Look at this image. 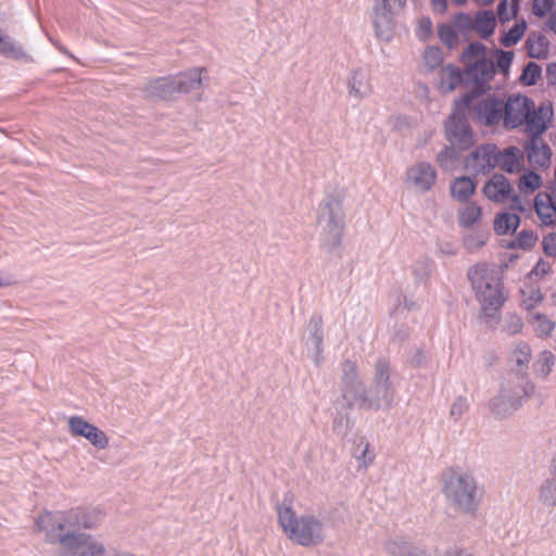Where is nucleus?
<instances>
[{"instance_id":"obj_57","label":"nucleus","mask_w":556,"mask_h":556,"mask_svg":"<svg viewBox=\"0 0 556 556\" xmlns=\"http://www.w3.org/2000/svg\"><path fill=\"white\" fill-rule=\"evenodd\" d=\"M515 14H516L515 10H511L510 12H508L506 0H503L500 2L498 7H497V15L502 22L509 21L510 17L514 16Z\"/></svg>"},{"instance_id":"obj_53","label":"nucleus","mask_w":556,"mask_h":556,"mask_svg":"<svg viewBox=\"0 0 556 556\" xmlns=\"http://www.w3.org/2000/svg\"><path fill=\"white\" fill-rule=\"evenodd\" d=\"M554 3V0H533L532 12L534 15L543 17L552 11Z\"/></svg>"},{"instance_id":"obj_59","label":"nucleus","mask_w":556,"mask_h":556,"mask_svg":"<svg viewBox=\"0 0 556 556\" xmlns=\"http://www.w3.org/2000/svg\"><path fill=\"white\" fill-rule=\"evenodd\" d=\"M431 5L434 12L444 14L447 10V0H431Z\"/></svg>"},{"instance_id":"obj_55","label":"nucleus","mask_w":556,"mask_h":556,"mask_svg":"<svg viewBox=\"0 0 556 556\" xmlns=\"http://www.w3.org/2000/svg\"><path fill=\"white\" fill-rule=\"evenodd\" d=\"M543 301V294L540 289H531L529 298L522 301L526 309H531Z\"/></svg>"},{"instance_id":"obj_26","label":"nucleus","mask_w":556,"mask_h":556,"mask_svg":"<svg viewBox=\"0 0 556 556\" xmlns=\"http://www.w3.org/2000/svg\"><path fill=\"white\" fill-rule=\"evenodd\" d=\"M539 502L545 507H556V456L552 460L549 477L539 488Z\"/></svg>"},{"instance_id":"obj_54","label":"nucleus","mask_w":556,"mask_h":556,"mask_svg":"<svg viewBox=\"0 0 556 556\" xmlns=\"http://www.w3.org/2000/svg\"><path fill=\"white\" fill-rule=\"evenodd\" d=\"M542 248L547 256H556V231L543 237Z\"/></svg>"},{"instance_id":"obj_15","label":"nucleus","mask_w":556,"mask_h":556,"mask_svg":"<svg viewBox=\"0 0 556 556\" xmlns=\"http://www.w3.org/2000/svg\"><path fill=\"white\" fill-rule=\"evenodd\" d=\"M495 74V64L488 59L477 60L465 68V80L473 86V92L483 93Z\"/></svg>"},{"instance_id":"obj_16","label":"nucleus","mask_w":556,"mask_h":556,"mask_svg":"<svg viewBox=\"0 0 556 556\" xmlns=\"http://www.w3.org/2000/svg\"><path fill=\"white\" fill-rule=\"evenodd\" d=\"M307 336L304 339L305 345L312 352V359L315 366L319 367L324 362V320L323 316L314 313L306 326Z\"/></svg>"},{"instance_id":"obj_33","label":"nucleus","mask_w":556,"mask_h":556,"mask_svg":"<svg viewBox=\"0 0 556 556\" xmlns=\"http://www.w3.org/2000/svg\"><path fill=\"white\" fill-rule=\"evenodd\" d=\"M465 79L464 74L457 66L447 65L442 67L440 72V85L442 89L447 91L454 90Z\"/></svg>"},{"instance_id":"obj_21","label":"nucleus","mask_w":556,"mask_h":556,"mask_svg":"<svg viewBox=\"0 0 556 556\" xmlns=\"http://www.w3.org/2000/svg\"><path fill=\"white\" fill-rule=\"evenodd\" d=\"M141 91L148 99H172L175 96L172 76L151 79L141 88Z\"/></svg>"},{"instance_id":"obj_12","label":"nucleus","mask_w":556,"mask_h":556,"mask_svg":"<svg viewBox=\"0 0 556 556\" xmlns=\"http://www.w3.org/2000/svg\"><path fill=\"white\" fill-rule=\"evenodd\" d=\"M498 148L494 143H482L468 153L464 167L475 175L489 174L497 166Z\"/></svg>"},{"instance_id":"obj_52","label":"nucleus","mask_w":556,"mask_h":556,"mask_svg":"<svg viewBox=\"0 0 556 556\" xmlns=\"http://www.w3.org/2000/svg\"><path fill=\"white\" fill-rule=\"evenodd\" d=\"M431 33H432V22H431L430 17H428V16L421 17L418 22V26L416 29L417 37L420 40L425 41L430 37Z\"/></svg>"},{"instance_id":"obj_43","label":"nucleus","mask_w":556,"mask_h":556,"mask_svg":"<svg viewBox=\"0 0 556 556\" xmlns=\"http://www.w3.org/2000/svg\"><path fill=\"white\" fill-rule=\"evenodd\" d=\"M438 36L450 49H453L458 43V35L450 24H440L438 26Z\"/></svg>"},{"instance_id":"obj_36","label":"nucleus","mask_w":556,"mask_h":556,"mask_svg":"<svg viewBox=\"0 0 556 556\" xmlns=\"http://www.w3.org/2000/svg\"><path fill=\"white\" fill-rule=\"evenodd\" d=\"M459 150L453 146H445L437 156L439 166L446 172L457 168L459 163Z\"/></svg>"},{"instance_id":"obj_42","label":"nucleus","mask_w":556,"mask_h":556,"mask_svg":"<svg viewBox=\"0 0 556 556\" xmlns=\"http://www.w3.org/2000/svg\"><path fill=\"white\" fill-rule=\"evenodd\" d=\"M542 68L541 66L535 62H529L521 75H520V81L525 86H533L536 84L538 79L541 77Z\"/></svg>"},{"instance_id":"obj_18","label":"nucleus","mask_w":556,"mask_h":556,"mask_svg":"<svg viewBox=\"0 0 556 556\" xmlns=\"http://www.w3.org/2000/svg\"><path fill=\"white\" fill-rule=\"evenodd\" d=\"M437 180V172L428 162H419L407 169L406 184L417 191L427 192Z\"/></svg>"},{"instance_id":"obj_14","label":"nucleus","mask_w":556,"mask_h":556,"mask_svg":"<svg viewBox=\"0 0 556 556\" xmlns=\"http://www.w3.org/2000/svg\"><path fill=\"white\" fill-rule=\"evenodd\" d=\"M68 430L73 437L85 438L98 450H105L109 446L110 439L106 433L81 416L75 415L68 418Z\"/></svg>"},{"instance_id":"obj_9","label":"nucleus","mask_w":556,"mask_h":556,"mask_svg":"<svg viewBox=\"0 0 556 556\" xmlns=\"http://www.w3.org/2000/svg\"><path fill=\"white\" fill-rule=\"evenodd\" d=\"M367 393V409H388L392 406L395 389L391 381L390 363L386 358L376 362L372 382Z\"/></svg>"},{"instance_id":"obj_17","label":"nucleus","mask_w":556,"mask_h":556,"mask_svg":"<svg viewBox=\"0 0 556 556\" xmlns=\"http://www.w3.org/2000/svg\"><path fill=\"white\" fill-rule=\"evenodd\" d=\"M371 22L377 38L383 41H390L394 35L391 2L374 1Z\"/></svg>"},{"instance_id":"obj_60","label":"nucleus","mask_w":556,"mask_h":556,"mask_svg":"<svg viewBox=\"0 0 556 556\" xmlns=\"http://www.w3.org/2000/svg\"><path fill=\"white\" fill-rule=\"evenodd\" d=\"M16 282L14 276L12 275H2L0 274V288L2 287H10Z\"/></svg>"},{"instance_id":"obj_29","label":"nucleus","mask_w":556,"mask_h":556,"mask_svg":"<svg viewBox=\"0 0 556 556\" xmlns=\"http://www.w3.org/2000/svg\"><path fill=\"white\" fill-rule=\"evenodd\" d=\"M384 551L392 556H426V553L402 539L388 540Z\"/></svg>"},{"instance_id":"obj_3","label":"nucleus","mask_w":556,"mask_h":556,"mask_svg":"<svg viewBox=\"0 0 556 556\" xmlns=\"http://www.w3.org/2000/svg\"><path fill=\"white\" fill-rule=\"evenodd\" d=\"M104 519V511L98 507L94 508H74L67 511H46L41 514L36 527L38 531L50 533H66V531H79L80 529L93 530L98 528Z\"/></svg>"},{"instance_id":"obj_28","label":"nucleus","mask_w":556,"mask_h":556,"mask_svg":"<svg viewBox=\"0 0 556 556\" xmlns=\"http://www.w3.org/2000/svg\"><path fill=\"white\" fill-rule=\"evenodd\" d=\"M519 225V214L510 211H503L496 214L494 218L493 228L497 235L504 236L515 232Z\"/></svg>"},{"instance_id":"obj_23","label":"nucleus","mask_w":556,"mask_h":556,"mask_svg":"<svg viewBox=\"0 0 556 556\" xmlns=\"http://www.w3.org/2000/svg\"><path fill=\"white\" fill-rule=\"evenodd\" d=\"M204 71V67H194L185 73L172 76L175 94L188 93L200 88L202 84L201 74Z\"/></svg>"},{"instance_id":"obj_49","label":"nucleus","mask_w":556,"mask_h":556,"mask_svg":"<svg viewBox=\"0 0 556 556\" xmlns=\"http://www.w3.org/2000/svg\"><path fill=\"white\" fill-rule=\"evenodd\" d=\"M454 26L462 33L473 29V18L467 13H457L453 16Z\"/></svg>"},{"instance_id":"obj_1","label":"nucleus","mask_w":556,"mask_h":556,"mask_svg":"<svg viewBox=\"0 0 556 556\" xmlns=\"http://www.w3.org/2000/svg\"><path fill=\"white\" fill-rule=\"evenodd\" d=\"M467 276L481 306L482 315L485 317L494 316L507 300V292L498 268L481 263L471 267Z\"/></svg>"},{"instance_id":"obj_25","label":"nucleus","mask_w":556,"mask_h":556,"mask_svg":"<svg viewBox=\"0 0 556 556\" xmlns=\"http://www.w3.org/2000/svg\"><path fill=\"white\" fill-rule=\"evenodd\" d=\"M527 156L531 164L540 167H546L551 162V150L541 137L530 138L526 146Z\"/></svg>"},{"instance_id":"obj_6","label":"nucleus","mask_w":556,"mask_h":556,"mask_svg":"<svg viewBox=\"0 0 556 556\" xmlns=\"http://www.w3.org/2000/svg\"><path fill=\"white\" fill-rule=\"evenodd\" d=\"M534 392V384L525 376L506 380L496 396L490 401V410L497 418H506L516 412Z\"/></svg>"},{"instance_id":"obj_63","label":"nucleus","mask_w":556,"mask_h":556,"mask_svg":"<svg viewBox=\"0 0 556 556\" xmlns=\"http://www.w3.org/2000/svg\"><path fill=\"white\" fill-rule=\"evenodd\" d=\"M425 355L420 352V351H417L416 355L412 358V364L414 366H421L424 363H425Z\"/></svg>"},{"instance_id":"obj_64","label":"nucleus","mask_w":556,"mask_h":556,"mask_svg":"<svg viewBox=\"0 0 556 556\" xmlns=\"http://www.w3.org/2000/svg\"><path fill=\"white\" fill-rule=\"evenodd\" d=\"M548 28L556 34V10L551 13L547 21Z\"/></svg>"},{"instance_id":"obj_8","label":"nucleus","mask_w":556,"mask_h":556,"mask_svg":"<svg viewBox=\"0 0 556 556\" xmlns=\"http://www.w3.org/2000/svg\"><path fill=\"white\" fill-rule=\"evenodd\" d=\"M462 102L477 125L488 128L503 125V97L486 94L475 98L472 93H467L462 98Z\"/></svg>"},{"instance_id":"obj_11","label":"nucleus","mask_w":556,"mask_h":556,"mask_svg":"<svg viewBox=\"0 0 556 556\" xmlns=\"http://www.w3.org/2000/svg\"><path fill=\"white\" fill-rule=\"evenodd\" d=\"M445 139L459 151H466L475 144L473 130L465 114L454 112L444 124Z\"/></svg>"},{"instance_id":"obj_56","label":"nucleus","mask_w":556,"mask_h":556,"mask_svg":"<svg viewBox=\"0 0 556 556\" xmlns=\"http://www.w3.org/2000/svg\"><path fill=\"white\" fill-rule=\"evenodd\" d=\"M551 270H552V266H551L549 262L544 261V260H540L535 264V266L532 269L531 274H533L535 276L543 277V276L547 275Z\"/></svg>"},{"instance_id":"obj_2","label":"nucleus","mask_w":556,"mask_h":556,"mask_svg":"<svg viewBox=\"0 0 556 556\" xmlns=\"http://www.w3.org/2000/svg\"><path fill=\"white\" fill-rule=\"evenodd\" d=\"M276 510L282 532L292 542L301 546H314L324 541L323 522L314 515L296 516L287 497L277 505Z\"/></svg>"},{"instance_id":"obj_20","label":"nucleus","mask_w":556,"mask_h":556,"mask_svg":"<svg viewBox=\"0 0 556 556\" xmlns=\"http://www.w3.org/2000/svg\"><path fill=\"white\" fill-rule=\"evenodd\" d=\"M484 195L493 202L502 203L509 199L511 186L502 174H494L483 187Z\"/></svg>"},{"instance_id":"obj_39","label":"nucleus","mask_w":556,"mask_h":556,"mask_svg":"<svg viewBox=\"0 0 556 556\" xmlns=\"http://www.w3.org/2000/svg\"><path fill=\"white\" fill-rule=\"evenodd\" d=\"M538 241L536 233L531 229H522L516 238L508 244L509 248L522 250L532 249Z\"/></svg>"},{"instance_id":"obj_61","label":"nucleus","mask_w":556,"mask_h":556,"mask_svg":"<svg viewBox=\"0 0 556 556\" xmlns=\"http://www.w3.org/2000/svg\"><path fill=\"white\" fill-rule=\"evenodd\" d=\"M440 556H473V555H471L463 549L452 548V549L445 551Z\"/></svg>"},{"instance_id":"obj_24","label":"nucleus","mask_w":556,"mask_h":556,"mask_svg":"<svg viewBox=\"0 0 556 556\" xmlns=\"http://www.w3.org/2000/svg\"><path fill=\"white\" fill-rule=\"evenodd\" d=\"M552 116V112L546 108H539L535 110H529L528 117L525 119L527 131L530 134L531 138L541 137V135L547 128V122Z\"/></svg>"},{"instance_id":"obj_32","label":"nucleus","mask_w":556,"mask_h":556,"mask_svg":"<svg viewBox=\"0 0 556 556\" xmlns=\"http://www.w3.org/2000/svg\"><path fill=\"white\" fill-rule=\"evenodd\" d=\"M528 55L532 59H545L548 55L549 43L544 36L531 35L526 41Z\"/></svg>"},{"instance_id":"obj_31","label":"nucleus","mask_w":556,"mask_h":556,"mask_svg":"<svg viewBox=\"0 0 556 556\" xmlns=\"http://www.w3.org/2000/svg\"><path fill=\"white\" fill-rule=\"evenodd\" d=\"M495 26V16L491 11L478 12L473 18V29H476L483 39H486L494 33Z\"/></svg>"},{"instance_id":"obj_40","label":"nucleus","mask_w":556,"mask_h":556,"mask_svg":"<svg viewBox=\"0 0 556 556\" xmlns=\"http://www.w3.org/2000/svg\"><path fill=\"white\" fill-rule=\"evenodd\" d=\"M481 59H485V47L480 42L470 43L462 54V61L466 67Z\"/></svg>"},{"instance_id":"obj_37","label":"nucleus","mask_w":556,"mask_h":556,"mask_svg":"<svg viewBox=\"0 0 556 556\" xmlns=\"http://www.w3.org/2000/svg\"><path fill=\"white\" fill-rule=\"evenodd\" d=\"M481 215V207L475 202H469L459 211L458 223L460 226L469 228L480 220Z\"/></svg>"},{"instance_id":"obj_46","label":"nucleus","mask_w":556,"mask_h":556,"mask_svg":"<svg viewBox=\"0 0 556 556\" xmlns=\"http://www.w3.org/2000/svg\"><path fill=\"white\" fill-rule=\"evenodd\" d=\"M541 176L535 172L526 173L519 179V188L521 191L533 192L541 187Z\"/></svg>"},{"instance_id":"obj_38","label":"nucleus","mask_w":556,"mask_h":556,"mask_svg":"<svg viewBox=\"0 0 556 556\" xmlns=\"http://www.w3.org/2000/svg\"><path fill=\"white\" fill-rule=\"evenodd\" d=\"M530 323L535 334L539 338H548L555 329V323L545 314L535 313L532 315Z\"/></svg>"},{"instance_id":"obj_13","label":"nucleus","mask_w":556,"mask_h":556,"mask_svg":"<svg viewBox=\"0 0 556 556\" xmlns=\"http://www.w3.org/2000/svg\"><path fill=\"white\" fill-rule=\"evenodd\" d=\"M503 127L511 130L523 125L529 110L533 109V102L526 96L513 94L503 98Z\"/></svg>"},{"instance_id":"obj_47","label":"nucleus","mask_w":556,"mask_h":556,"mask_svg":"<svg viewBox=\"0 0 556 556\" xmlns=\"http://www.w3.org/2000/svg\"><path fill=\"white\" fill-rule=\"evenodd\" d=\"M523 329V320L522 318L517 315L509 313L506 315L503 324V331L507 334L514 336L518 334Z\"/></svg>"},{"instance_id":"obj_7","label":"nucleus","mask_w":556,"mask_h":556,"mask_svg":"<svg viewBox=\"0 0 556 556\" xmlns=\"http://www.w3.org/2000/svg\"><path fill=\"white\" fill-rule=\"evenodd\" d=\"M46 540L59 544L64 556H104L103 543L93 535L80 531H66V533L50 530L45 533Z\"/></svg>"},{"instance_id":"obj_50","label":"nucleus","mask_w":556,"mask_h":556,"mask_svg":"<svg viewBox=\"0 0 556 556\" xmlns=\"http://www.w3.org/2000/svg\"><path fill=\"white\" fill-rule=\"evenodd\" d=\"M486 239V233H472L464 239V244L468 251L473 252L482 248L485 244Z\"/></svg>"},{"instance_id":"obj_19","label":"nucleus","mask_w":556,"mask_h":556,"mask_svg":"<svg viewBox=\"0 0 556 556\" xmlns=\"http://www.w3.org/2000/svg\"><path fill=\"white\" fill-rule=\"evenodd\" d=\"M533 206L542 225H556V199L552 191L539 192L534 198Z\"/></svg>"},{"instance_id":"obj_44","label":"nucleus","mask_w":556,"mask_h":556,"mask_svg":"<svg viewBox=\"0 0 556 556\" xmlns=\"http://www.w3.org/2000/svg\"><path fill=\"white\" fill-rule=\"evenodd\" d=\"M526 23L522 21L516 23L502 38L501 42L504 47H511L516 45L526 31Z\"/></svg>"},{"instance_id":"obj_30","label":"nucleus","mask_w":556,"mask_h":556,"mask_svg":"<svg viewBox=\"0 0 556 556\" xmlns=\"http://www.w3.org/2000/svg\"><path fill=\"white\" fill-rule=\"evenodd\" d=\"M475 190V181L467 176L458 177L451 184V194L458 202H466Z\"/></svg>"},{"instance_id":"obj_41","label":"nucleus","mask_w":556,"mask_h":556,"mask_svg":"<svg viewBox=\"0 0 556 556\" xmlns=\"http://www.w3.org/2000/svg\"><path fill=\"white\" fill-rule=\"evenodd\" d=\"M555 365V356L551 351H543L540 353L538 361L535 362V370L542 377H547Z\"/></svg>"},{"instance_id":"obj_45","label":"nucleus","mask_w":556,"mask_h":556,"mask_svg":"<svg viewBox=\"0 0 556 556\" xmlns=\"http://www.w3.org/2000/svg\"><path fill=\"white\" fill-rule=\"evenodd\" d=\"M425 65L428 71H433L443 63V53L439 47H429L424 53Z\"/></svg>"},{"instance_id":"obj_58","label":"nucleus","mask_w":556,"mask_h":556,"mask_svg":"<svg viewBox=\"0 0 556 556\" xmlns=\"http://www.w3.org/2000/svg\"><path fill=\"white\" fill-rule=\"evenodd\" d=\"M507 211L515 212V213H521L527 211L526 203L518 197L515 195L511 199V204Z\"/></svg>"},{"instance_id":"obj_62","label":"nucleus","mask_w":556,"mask_h":556,"mask_svg":"<svg viewBox=\"0 0 556 556\" xmlns=\"http://www.w3.org/2000/svg\"><path fill=\"white\" fill-rule=\"evenodd\" d=\"M547 76L551 83H556V63H552L547 66Z\"/></svg>"},{"instance_id":"obj_51","label":"nucleus","mask_w":556,"mask_h":556,"mask_svg":"<svg viewBox=\"0 0 556 556\" xmlns=\"http://www.w3.org/2000/svg\"><path fill=\"white\" fill-rule=\"evenodd\" d=\"M496 54V63H494L495 67L503 71L504 73H507L513 62L514 52L497 50Z\"/></svg>"},{"instance_id":"obj_5","label":"nucleus","mask_w":556,"mask_h":556,"mask_svg":"<svg viewBox=\"0 0 556 556\" xmlns=\"http://www.w3.org/2000/svg\"><path fill=\"white\" fill-rule=\"evenodd\" d=\"M318 225L323 231V245L329 251L337 249L345 227L343 199L339 194H328L318 207Z\"/></svg>"},{"instance_id":"obj_22","label":"nucleus","mask_w":556,"mask_h":556,"mask_svg":"<svg viewBox=\"0 0 556 556\" xmlns=\"http://www.w3.org/2000/svg\"><path fill=\"white\" fill-rule=\"evenodd\" d=\"M350 97L361 101L372 92L368 74L357 68L351 73L346 81Z\"/></svg>"},{"instance_id":"obj_35","label":"nucleus","mask_w":556,"mask_h":556,"mask_svg":"<svg viewBox=\"0 0 556 556\" xmlns=\"http://www.w3.org/2000/svg\"><path fill=\"white\" fill-rule=\"evenodd\" d=\"M532 358L530 345L525 341L517 342L510 353V361L520 367V372H526Z\"/></svg>"},{"instance_id":"obj_34","label":"nucleus","mask_w":556,"mask_h":556,"mask_svg":"<svg viewBox=\"0 0 556 556\" xmlns=\"http://www.w3.org/2000/svg\"><path fill=\"white\" fill-rule=\"evenodd\" d=\"M353 456L358 462L359 468L367 469L374 463L376 455L370 443L365 438H361L355 445Z\"/></svg>"},{"instance_id":"obj_4","label":"nucleus","mask_w":556,"mask_h":556,"mask_svg":"<svg viewBox=\"0 0 556 556\" xmlns=\"http://www.w3.org/2000/svg\"><path fill=\"white\" fill-rule=\"evenodd\" d=\"M442 482L443 494L455 510L464 514L477 511L482 492L470 473L450 469L444 472Z\"/></svg>"},{"instance_id":"obj_48","label":"nucleus","mask_w":556,"mask_h":556,"mask_svg":"<svg viewBox=\"0 0 556 556\" xmlns=\"http://www.w3.org/2000/svg\"><path fill=\"white\" fill-rule=\"evenodd\" d=\"M468 408H469L468 400L464 396H458L454 400V402L451 405L450 416L455 421H457L464 416V414L468 410Z\"/></svg>"},{"instance_id":"obj_10","label":"nucleus","mask_w":556,"mask_h":556,"mask_svg":"<svg viewBox=\"0 0 556 556\" xmlns=\"http://www.w3.org/2000/svg\"><path fill=\"white\" fill-rule=\"evenodd\" d=\"M342 369V397L348 407L367 409V390L358 377L357 366L354 362L345 359Z\"/></svg>"},{"instance_id":"obj_27","label":"nucleus","mask_w":556,"mask_h":556,"mask_svg":"<svg viewBox=\"0 0 556 556\" xmlns=\"http://www.w3.org/2000/svg\"><path fill=\"white\" fill-rule=\"evenodd\" d=\"M497 166L507 173H517L521 169L523 155L516 147H508L504 150L498 149Z\"/></svg>"}]
</instances>
